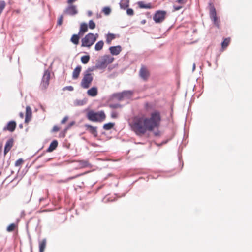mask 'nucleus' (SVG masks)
<instances>
[{"label": "nucleus", "instance_id": "6e6552de", "mask_svg": "<svg viewBox=\"0 0 252 252\" xmlns=\"http://www.w3.org/2000/svg\"><path fill=\"white\" fill-rule=\"evenodd\" d=\"M58 145V142L57 140L54 139L53 140L50 144L48 148L44 151L41 154L39 155L37 157V158L35 159V160H37L39 158H40L41 157H42L45 153H50L52 152L53 151H54Z\"/></svg>", "mask_w": 252, "mask_h": 252}, {"label": "nucleus", "instance_id": "9b49d317", "mask_svg": "<svg viewBox=\"0 0 252 252\" xmlns=\"http://www.w3.org/2000/svg\"><path fill=\"white\" fill-rule=\"evenodd\" d=\"M64 13L69 15L73 16L77 14L78 11L76 5H69L64 10Z\"/></svg>", "mask_w": 252, "mask_h": 252}, {"label": "nucleus", "instance_id": "473e14b6", "mask_svg": "<svg viewBox=\"0 0 252 252\" xmlns=\"http://www.w3.org/2000/svg\"><path fill=\"white\" fill-rule=\"evenodd\" d=\"M102 11L105 15L108 16L111 12V8L110 6H105L102 8Z\"/></svg>", "mask_w": 252, "mask_h": 252}, {"label": "nucleus", "instance_id": "69168bd1", "mask_svg": "<svg viewBox=\"0 0 252 252\" xmlns=\"http://www.w3.org/2000/svg\"><path fill=\"white\" fill-rule=\"evenodd\" d=\"M195 67H196V66H195V63H193V66H192V71H194V70L195 69Z\"/></svg>", "mask_w": 252, "mask_h": 252}, {"label": "nucleus", "instance_id": "338daca9", "mask_svg": "<svg viewBox=\"0 0 252 252\" xmlns=\"http://www.w3.org/2000/svg\"><path fill=\"white\" fill-rule=\"evenodd\" d=\"M156 145H157V146H158V147H160V146H161L162 145L161 144V143H156Z\"/></svg>", "mask_w": 252, "mask_h": 252}, {"label": "nucleus", "instance_id": "864d4df0", "mask_svg": "<svg viewBox=\"0 0 252 252\" xmlns=\"http://www.w3.org/2000/svg\"><path fill=\"white\" fill-rule=\"evenodd\" d=\"M76 0H67V2L69 5H73L72 3Z\"/></svg>", "mask_w": 252, "mask_h": 252}, {"label": "nucleus", "instance_id": "f03ea898", "mask_svg": "<svg viewBox=\"0 0 252 252\" xmlns=\"http://www.w3.org/2000/svg\"><path fill=\"white\" fill-rule=\"evenodd\" d=\"M86 112V117L88 120L93 122L101 123L103 122L106 117L103 110L95 111L87 108L85 109Z\"/></svg>", "mask_w": 252, "mask_h": 252}, {"label": "nucleus", "instance_id": "4c0bfd02", "mask_svg": "<svg viewBox=\"0 0 252 252\" xmlns=\"http://www.w3.org/2000/svg\"><path fill=\"white\" fill-rule=\"evenodd\" d=\"M96 69H98V67H96L95 65V66L88 67L84 72L87 73H91V72L94 71Z\"/></svg>", "mask_w": 252, "mask_h": 252}, {"label": "nucleus", "instance_id": "4d7b16f0", "mask_svg": "<svg viewBox=\"0 0 252 252\" xmlns=\"http://www.w3.org/2000/svg\"><path fill=\"white\" fill-rule=\"evenodd\" d=\"M92 14H93V13H92V12L91 11L89 10V11H87V15H88V16L89 17L91 16H92Z\"/></svg>", "mask_w": 252, "mask_h": 252}, {"label": "nucleus", "instance_id": "39448f33", "mask_svg": "<svg viewBox=\"0 0 252 252\" xmlns=\"http://www.w3.org/2000/svg\"><path fill=\"white\" fill-rule=\"evenodd\" d=\"M93 80V77L91 73H83V77L81 82V86L84 89H88L90 87Z\"/></svg>", "mask_w": 252, "mask_h": 252}, {"label": "nucleus", "instance_id": "0eeeda50", "mask_svg": "<svg viewBox=\"0 0 252 252\" xmlns=\"http://www.w3.org/2000/svg\"><path fill=\"white\" fill-rule=\"evenodd\" d=\"M50 79V72L48 70H45L42 76L40 84V87L42 90H45L47 88L49 84Z\"/></svg>", "mask_w": 252, "mask_h": 252}, {"label": "nucleus", "instance_id": "393cba45", "mask_svg": "<svg viewBox=\"0 0 252 252\" xmlns=\"http://www.w3.org/2000/svg\"><path fill=\"white\" fill-rule=\"evenodd\" d=\"M115 125V123L113 122L107 123L103 125V128L105 130H109L114 128Z\"/></svg>", "mask_w": 252, "mask_h": 252}, {"label": "nucleus", "instance_id": "a19ab883", "mask_svg": "<svg viewBox=\"0 0 252 252\" xmlns=\"http://www.w3.org/2000/svg\"><path fill=\"white\" fill-rule=\"evenodd\" d=\"M24 162V160L22 158H19L18 160H17L15 163V166H19L21 165Z\"/></svg>", "mask_w": 252, "mask_h": 252}, {"label": "nucleus", "instance_id": "c756f323", "mask_svg": "<svg viewBox=\"0 0 252 252\" xmlns=\"http://www.w3.org/2000/svg\"><path fill=\"white\" fill-rule=\"evenodd\" d=\"M82 174H77V175H76L75 176H70L64 180H61L59 182L60 183H67L68 182V181L71 180H73V179H74L79 176H80Z\"/></svg>", "mask_w": 252, "mask_h": 252}, {"label": "nucleus", "instance_id": "c03bdc74", "mask_svg": "<svg viewBox=\"0 0 252 252\" xmlns=\"http://www.w3.org/2000/svg\"><path fill=\"white\" fill-rule=\"evenodd\" d=\"M74 90V88L72 86H67L63 88V91L68 90L69 91H72Z\"/></svg>", "mask_w": 252, "mask_h": 252}, {"label": "nucleus", "instance_id": "37998d69", "mask_svg": "<svg viewBox=\"0 0 252 252\" xmlns=\"http://www.w3.org/2000/svg\"><path fill=\"white\" fill-rule=\"evenodd\" d=\"M63 19V15H61L58 19L57 23V25L60 26L62 24Z\"/></svg>", "mask_w": 252, "mask_h": 252}, {"label": "nucleus", "instance_id": "09e8293b", "mask_svg": "<svg viewBox=\"0 0 252 252\" xmlns=\"http://www.w3.org/2000/svg\"><path fill=\"white\" fill-rule=\"evenodd\" d=\"M68 117L67 116H65L61 121V123L63 124L66 123L67 120H68Z\"/></svg>", "mask_w": 252, "mask_h": 252}, {"label": "nucleus", "instance_id": "5701e85b", "mask_svg": "<svg viewBox=\"0 0 252 252\" xmlns=\"http://www.w3.org/2000/svg\"><path fill=\"white\" fill-rule=\"evenodd\" d=\"M46 246V239L44 238L39 242V252H44Z\"/></svg>", "mask_w": 252, "mask_h": 252}, {"label": "nucleus", "instance_id": "9d476101", "mask_svg": "<svg viewBox=\"0 0 252 252\" xmlns=\"http://www.w3.org/2000/svg\"><path fill=\"white\" fill-rule=\"evenodd\" d=\"M17 126V123L15 120H11L8 122L5 126L3 128V131H8L13 132L15 131Z\"/></svg>", "mask_w": 252, "mask_h": 252}, {"label": "nucleus", "instance_id": "6e6d98bb", "mask_svg": "<svg viewBox=\"0 0 252 252\" xmlns=\"http://www.w3.org/2000/svg\"><path fill=\"white\" fill-rule=\"evenodd\" d=\"M168 141H169V139H167V140L162 141L161 143V144L163 145H164V144L167 143Z\"/></svg>", "mask_w": 252, "mask_h": 252}, {"label": "nucleus", "instance_id": "1a4fd4ad", "mask_svg": "<svg viewBox=\"0 0 252 252\" xmlns=\"http://www.w3.org/2000/svg\"><path fill=\"white\" fill-rule=\"evenodd\" d=\"M84 126L86 128L87 131H88L91 134L93 135L94 138H97L98 140H100L98 135V132L97 130V127L94 126L90 124H85Z\"/></svg>", "mask_w": 252, "mask_h": 252}, {"label": "nucleus", "instance_id": "cd10ccee", "mask_svg": "<svg viewBox=\"0 0 252 252\" xmlns=\"http://www.w3.org/2000/svg\"><path fill=\"white\" fill-rule=\"evenodd\" d=\"M87 102V99L84 98L82 100L76 99L74 101V104L75 106H83Z\"/></svg>", "mask_w": 252, "mask_h": 252}, {"label": "nucleus", "instance_id": "603ef678", "mask_svg": "<svg viewBox=\"0 0 252 252\" xmlns=\"http://www.w3.org/2000/svg\"><path fill=\"white\" fill-rule=\"evenodd\" d=\"M67 131H65V128L60 133V136L62 137H64L65 136V133Z\"/></svg>", "mask_w": 252, "mask_h": 252}, {"label": "nucleus", "instance_id": "c85d7f7f", "mask_svg": "<svg viewBox=\"0 0 252 252\" xmlns=\"http://www.w3.org/2000/svg\"><path fill=\"white\" fill-rule=\"evenodd\" d=\"M90 59V56L89 54L82 56L81 57V63L84 64H87L89 62Z\"/></svg>", "mask_w": 252, "mask_h": 252}, {"label": "nucleus", "instance_id": "4be33fe9", "mask_svg": "<svg viewBox=\"0 0 252 252\" xmlns=\"http://www.w3.org/2000/svg\"><path fill=\"white\" fill-rule=\"evenodd\" d=\"M137 4L140 8L141 9H151L153 6L150 3H145L144 1H138Z\"/></svg>", "mask_w": 252, "mask_h": 252}, {"label": "nucleus", "instance_id": "e433bc0d", "mask_svg": "<svg viewBox=\"0 0 252 252\" xmlns=\"http://www.w3.org/2000/svg\"><path fill=\"white\" fill-rule=\"evenodd\" d=\"M88 28L93 30L95 28L96 24L93 20H90L88 23Z\"/></svg>", "mask_w": 252, "mask_h": 252}, {"label": "nucleus", "instance_id": "bb28decb", "mask_svg": "<svg viewBox=\"0 0 252 252\" xmlns=\"http://www.w3.org/2000/svg\"><path fill=\"white\" fill-rule=\"evenodd\" d=\"M103 45L104 42L103 40L98 41L95 45V50L97 51L101 50L103 48Z\"/></svg>", "mask_w": 252, "mask_h": 252}, {"label": "nucleus", "instance_id": "79ce46f5", "mask_svg": "<svg viewBox=\"0 0 252 252\" xmlns=\"http://www.w3.org/2000/svg\"><path fill=\"white\" fill-rule=\"evenodd\" d=\"M126 14L129 16H132L134 14V11L131 8L127 7L126 9Z\"/></svg>", "mask_w": 252, "mask_h": 252}, {"label": "nucleus", "instance_id": "423d86ee", "mask_svg": "<svg viewBox=\"0 0 252 252\" xmlns=\"http://www.w3.org/2000/svg\"><path fill=\"white\" fill-rule=\"evenodd\" d=\"M166 15V11L158 10L155 12L153 19L156 23H161L165 20Z\"/></svg>", "mask_w": 252, "mask_h": 252}, {"label": "nucleus", "instance_id": "0e129e2a", "mask_svg": "<svg viewBox=\"0 0 252 252\" xmlns=\"http://www.w3.org/2000/svg\"><path fill=\"white\" fill-rule=\"evenodd\" d=\"M19 127L20 129H22L23 128V124H20L19 125Z\"/></svg>", "mask_w": 252, "mask_h": 252}, {"label": "nucleus", "instance_id": "20e7f679", "mask_svg": "<svg viewBox=\"0 0 252 252\" xmlns=\"http://www.w3.org/2000/svg\"><path fill=\"white\" fill-rule=\"evenodd\" d=\"M93 33H88L81 39V47L90 48L95 43Z\"/></svg>", "mask_w": 252, "mask_h": 252}, {"label": "nucleus", "instance_id": "ea45409f", "mask_svg": "<svg viewBox=\"0 0 252 252\" xmlns=\"http://www.w3.org/2000/svg\"><path fill=\"white\" fill-rule=\"evenodd\" d=\"M109 107L112 109H117L121 107V105L119 103L110 104Z\"/></svg>", "mask_w": 252, "mask_h": 252}, {"label": "nucleus", "instance_id": "13d9d810", "mask_svg": "<svg viewBox=\"0 0 252 252\" xmlns=\"http://www.w3.org/2000/svg\"><path fill=\"white\" fill-rule=\"evenodd\" d=\"M149 107V104L148 102L146 103L145 104V108L146 109H148Z\"/></svg>", "mask_w": 252, "mask_h": 252}, {"label": "nucleus", "instance_id": "de8ad7c7", "mask_svg": "<svg viewBox=\"0 0 252 252\" xmlns=\"http://www.w3.org/2000/svg\"><path fill=\"white\" fill-rule=\"evenodd\" d=\"M59 130V127L55 125L53 127L52 131L53 132H56L58 131Z\"/></svg>", "mask_w": 252, "mask_h": 252}, {"label": "nucleus", "instance_id": "6ab92c4d", "mask_svg": "<svg viewBox=\"0 0 252 252\" xmlns=\"http://www.w3.org/2000/svg\"><path fill=\"white\" fill-rule=\"evenodd\" d=\"M82 66L80 65H77L73 70L72 73V79H77L78 78L80 73L81 71Z\"/></svg>", "mask_w": 252, "mask_h": 252}, {"label": "nucleus", "instance_id": "f8f14e48", "mask_svg": "<svg viewBox=\"0 0 252 252\" xmlns=\"http://www.w3.org/2000/svg\"><path fill=\"white\" fill-rule=\"evenodd\" d=\"M14 140L13 137L9 138L6 142L4 147V156L10 150L14 144Z\"/></svg>", "mask_w": 252, "mask_h": 252}, {"label": "nucleus", "instance_id": "a211bd4d", "mask_svg": "<svg viewBox=\"0 0 252 252\" xmlns=\"http://www.w3.org/2000/svg\"><path fill=\"white\" fill-rule=\"evenodd\" d=\"M88 30V24L85 22L81 23L78 33L80 35L83 36Z\"/></svg>", "mask_w": 252, "mask_h": 252}, {"label": "nucleus", "instance_id": "ddd939ff", "mask_svg": "<svg viewBox=\"0 0 252 252\" xmlns=\"http://www.w3.org/2000/svg\"><path fill=\"white\" fill-rule=\"evenodd\" d=\"M122 50L120 45L112 46L109 48L111 54L113 56H116L120 54Z\"/></svg>", "mask_w": 252, "mask_h": 252}, {"label": "nucleus", "instance_id": "bf43d9fd", "mask_svg": "<svg viewBox=\"0 0 252 252\" xmlns=\"http://www.w3.org/2000/svg\"><path fill=\"white\" fill-rule=\"evenodd\" d=\"M19 115L20 118H23L24 117V113L23 112H20Z\"/></svg>", "mask_w": 252, "mask_h": 252}, {"label": "nucleus", "instance_id": "680f3d73", "mask_svg": "<svg viewBox=\"0 0 252 252\" xmlns=\"http://www.w3.org/2000/svg\"><path fill=\"white\" fill-rule=\"evenodd\" d=\"M116 199H111L110 198H107V200L108 201H113L114 200H115Z\"/></svg>", "mask_w": 252, "mask_h": 252}, {"label": "nucleus", "instance_id": "774afa93", "mask_svg": "<svg viewBox=\"0 0 252 252\" xmlns=\"http://www.w3.org/2000/svg\"><path fill=\"white\" fill-rule=\"evenodd\" d=\"M146 15L148 17H151V15L149 12H147Z\"/></svg>", "mask_w": 252, "mask_h": 252}, {"label": "nucleus", "instance_id": "2f4dec72", "mask_svg": "<svg viewBox=\"0 0 252 252\" xmlns=\"http://www.w3.org/2000/svg\"><path fill=\"white\" fill-rule=\"evenodd\" d=\"M104 58H105V59H106V63L108 65L109 64L112 63L113 62V61L114 60V58L111 56L109 55H104Z\"/></svg>", "mask_w": 252, "mask_h": 252}, {"label": "nucleus", "instance_id": "7ed1b4c3", "mask_svg": "<svg viewBox=\"0 0 252 252\" xmlns=\"http://www.w3.org/2000/svg\"><path fill=\"white\" fill-rule=\"evenodd\" d=\"M209 16L213 22V24L218 29L220 28V20L219 17L217 15L216 8L211 2L209 3Z\"/></svg>", "mask_w": 252, "mask_h": 252}, {"label": "nucleus", "instance_id": "5fc2aeb1", "mask_svg": "<svg viewBox=\"0 0 252 252\" xmlns=\"http://www.w3.org/2000/svg\"><path fill=\"white\" fill-rule=\"evenodd\" d=\"M95 38V42L96 41L97 38L98 37V33H95V34H94V36H93V38Z\"/></svg>", "mask_w": 252, "mask_h": 252}, {"label": "nucleus", "instance_id": "58836bf2", "mask_svg": "<svg viewBox=\"0 0 252 252\" xmlns=\"http://www.w3.org/2000/svg\"><path fill=\"white\" fill-rule=\"evenodd\" d=\"M75 122L74 121H72L68 123L65 127V131H67L69 129H70L75 124Z\"/></svg>", "mask_w": 252, "mask_h": 252}, {"label": "nucleus", "instance_id": "72a5a7b5", "mask_svg": "<svg viewBox=\"0 0 252 252\" xmlns=\"http://www.w3.org/2000/svg\"><path fill=\"white\" fill-rule=\"evenodd\" d=\"M129 6V1H125L123 2H121L120 3V6L121 9H126L127 7H128Z\"/></svg>", "mask_w": 252, "mask_h": 252}, {"label": "nucleus", "instance_id": "2eb2a0df", "mask_svg": "<svg viewBox=\"0 0 252 252\" xmlns=\"http://www.w3.org/2000/svg\"><path fill=\"white\" fill-rule=\"evenodd\" d=\"M32 117V110L30 106H27L26 108V115L25 123H28L31 120Z\"/></svg>", "mask_w": 252, "mask_h": 252}, {"label": "nucleus", "instance_id": "3c124183", "mask_svg": "<svg viewBox=\"0 0 252 252\" xmlns=\"http://www.w3.org/2000/svg\"><path fill=\"white\" fill-rule=\"evenodd\" d=\"M186 1H187V0H177L176 1V2H177L179 4H181L185 3L186 2Z\"/></svg>", "mask_w": 252, "mask_h": 252}, {"label": "nucleus", "instance_id": "aec40b11", "mask_svg": "<svg viewBox=\"0 0 252 252\" xmlns=\"http://www.w3.org/2000/svg\"><path fill=\"white\" fill-rule=\"evenodd\" d=\"M82 36V35H80L79 33L78 34H73L71 38H70V42H72L74 45H78L79 43V40L80 38V37Z\"/></svg>", "mask_w": 252, "mask_h": 252}, {"label": "nucleus", "instance_id": "f3484780", "mask_svg": "<svg viewBox=\"0 0 252 252\" xmlns=\"http://www.w3.org/2000/svg\"><path fill=\"white\" fill-rule=\"evenodd\" d=\"M87 94L91 97H95L98 94V89L96 86H93L87 91Z\"/></svg>", "mask_w": 252, "mask_h": 252}, {"label": "nucleus", "instance_id": "b1692460", "mask_svg": "<svg viewBox=\"0 0 252 252\" xmlns=\"http://www.w3.org/2000/svg\"><path fill=\"white\" fill-rule=\"evenodd\" d=\"M116 37V35L114 33H108L106 35V43L108 44H110L111 41L115 39Z\"/></svg>", "mask_w": 252, "mask_h": 252}, {"label": "nucleus", "instance_id": "a18cd8bd", "mask_svg": "<svg viewBox=\"0 0 252 252\" xmlns=\"http://www.w3.org/2000/svg\"><path fill=\"white\" fill-rule=\"evenodd\" d=\"M111 117L113 119H116L118 117V113L116 111H112L111 113Z\"/></svg>", "mask_w": 252, "mask_h": 252}, {"label": "nucleus", "instance_id": "7c9ffc66", "mask_svg": "<svg viewBox=\"0 0 252 252\" xmlns=\"http://www.w3.org/2000/svg\"><path fill=\"white\" fill-rule=\"evenodd\" d=\"M79 165L82 168L89 167L90 164V163L86 160H81L79 161Z\"/></svg>", "mask_w": 252, "mask_h": 252}, {"label": "nucleus", "instance_id": "a878e982", "mask_svg": "<svg viewBox=\"0 0 252 252\" xmlns=\"http://www.w3.org/2000/svg\"><path fill=\"white\" fill-rule=\"evenodd\" d=\"M230 42V38L227 37L223 39L221 43V48L223 49H225L229 44Z\"/></svg>", "mask_w": 252, "mask_h": 252}, {"label": "nucleus", "instance_id": "c9c22d12", "mask_svg": "<svg viewBox=\"0 0 252 252\" xmlns=\"http://www.w3.org/2000/svg\"><path fill=\"white\" fill-rule=\"evenodd\" d=\"M120 92L114 93L111 95V98H117L118 100L121 101L123 99V97H120Z\"/></svg>", "mask_w": 252, "mask_h": 252}, {"label": "nucleus", "instance_id": "dca6fc26", "mask_svg": "<svg viewBox=\"0 0 252 252\" xmlns=\"http://www.w3.org/2000/svg\"><path fill=\"white\" fill-rule=\"evenodd\" d=\"M139 75L143 80L146 81L149 76V73L145 67H142L139 71Z\"/></svg>", "mask_w": 252, "mask_h": 252}, {"label": "nucleus", "instance_id": "f257e3e1", "mask_svg": "<svg viewBox=\"0 0 252 252\" xmlns=\"http://www.w3.org/2000/svg\"><path fill=\"white\" fill-rule=\"evenodd\" d=\"M162 120L161 114L158 110L152 112L150 117L135 116L130 124L131 130L138 136H142L147 131L152 132L159 127Z\"/></svg>", "mask_w": 252, "mask_h": 252}, {"label": "nucleus", "instance_id": "49530a36", "mask_svg": "<svg viewBox=\"0 0 252 252\" xmlns=\"http://www.w3.org/2000/svg\"><path fill=\"white\" fill-rule=\"evenodd\" d=\"M158 128H158H156L157 130L153 132V134L156 137H158L160 135V131L159 130Z\"/></svg>", "mask_w": 252, "mask_h": 252}, {"label": "nucleus", "instance_id": "4468645a", "mask_svg": "<svg viewBox=\"0 0 252 252\" xmlns=\"http://www.w3.org/2000/svg\"><path fill=\"white\" fill-rule=\"evenodd\" d=\"M107 65L106 59L104 58V56L102 57L101 60L98 61L96 63V67H98L99 69H104L107 67Z\"/></svg>", "mask_w": 252, "mask_h": 252}, {"label": "nucleus", "instance_id": "052dcab7", "mask_svg": "<svg viewBox=\"0 0 252 252\" xmlns=\"http://www.w3.org/2000/svg\"><path fill=\"white\" fill-rule=\"evenodd\" d=\"M146 22V20L145 19H143L141 21V24L143 25L145 24Z\"/></svg>", "mask_w": 252, "mask_h": 252}, {"label": "nucleus", "instance_id": "f704fd0d", "mask_svg": "<svg viewBox=\"0 0 252 252\" xmlns=\"http://www.w3.org/2000/svg\"><path fill=\"white\" fill-rule=\"evenodd\" d=\"M16 227V224L14 223H11L10 224H9L7 227V228H6V230L8 231V232H12L14 230V229H15V228Z\"/></svg>", "mask_w": 252, "mask_h": 252}, {"label": "nucleus", "instance_id": "e2e57ef3", "mask_svg": "<svg viewBox=\"0 0 252 252\" xmlns=\"http://www.w3.org/2000/svg\"><path fill=\"white\" fill-rule=\"evenodd\" d=\"M51 159H52V158H48L45 159L44 162H48V161H50Z\"/></svg>", "mask_w": 252, "mask_h": 252}, {"label": "nucleus", "instance_id": "412c9836", "mask_svg": "<svg viewBox=\"0 0 252 252\" xmlns=\"http://www.w3.org/2000/svg\"><path fill=\"white\" fill-rule=\"evenodd\" d=\"M133 94V91L132 90H124L122 92H120V97H123V98L125 97L129 98H130L132 94Z\"/></svg>", "mask_w": 252, "mask_h": 252}, {"label": "nucleus", "instance_id": "8fccbe9b", "mask_svg": "<svg viewBox=\"0 0 252 252\" xmlns=\"http://www.w3.org/2000/svg\"><path fill=\"white\" fill-rule=\"evenodd\" d=\"M173 8L174 11H178L181 9L182 8V6L180 5H174Z\"/></svg>", "mask_w": 252, "mask_h": 252}]
</instances>
